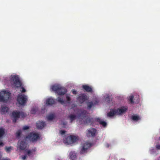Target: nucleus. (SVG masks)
<instances>
[{"mask_svg":"<svg viewBox=\"0 0 160 160\" xmlns=\"http://www.w3.org/2000/svg\"><path fill=\"white\" fill-rule=\"evenodd\" d=\"M72 92L74 94H77V91L75 89H72Z\"/></svg>","mask_w":160,"mask_h":160,"instance_id":"nucleus-38","label":"nucleus"},{"mask_svg":"<svg viewBox=\"0 0 160 160\" xmlns=\"http://www.w3.org/2000/svg\"><path fill=\"white\" fill-rule=\"evenodd\" d=\"M95 119L96 121L98 122L99 124L102 126L103 127L105 128L106 127L107 123L106 122L102 120L99 118H95Z\"/></svg>","mask_w":160,"mask_h":160,"instance_id":"nucleus-12","label":"nucleus"},{"mask_svg":"<svg viewBox=\"0 0 160 160\" xmlns=\"http://www.w3.org/2000/svg\"><path fill=\"white\" fill-rule=\"evenodd\" d=\"M45 125V123L43 121H39L38 122L36 123L37 128L38 129H42L44 127Z\"/></svg>","mask_w":160,"mask_h":160,"instance_id":"nucleus-13","label":"nucleus"},{"mask_svg":"<svg viewBox=\"0 0 160 160\" xmlns=\"http://www.w3.org/2000/svg\"><path fill=\"white\" fill-rule=\"evenodd\" d=\"M38 108L37 107H34L32 108L31 111V112L32 114H34L36 113L37 110Z\"/></svg>","mask_w":160,"mask_h":160,"instance_id":"nucleus-28","label":"nucleus"},{"mask_svg":"<svg viewBox=\"0 0 160 160\" xmlns=\"http://www.w3.org/2000/svg\"><path fill=\"white\" fill-rule=\"evenodd\" d=\"M82 88L87 92H92V88L89 86L87 85H83L82 86Z\"/></svg>","mask_w":160,"mask_h":160,"instance_id":"nucleus-16","label":"nucleus"},{"mask_svg":"<svg viewBox=\"0 0 160 160\" xmlns=\"http://www.w3.org/2000/svg\"><path fill=\"white\" fill-rule=\"evenodd\" d=\"M66 99L67 100V102L68 103H69L71 101L70 98L68 96H66Z\"/></svg>","mask_w":160,"mask_h":160,"instance_id":"nucleus-35","label":"nucleus"},{"mask_svg":"<svg viewBox=\"0 0 160 160\" xmlns=\"http://www.w3.org/2000/svg\"><path fill=\"white\" fill-rule=\"evenodd\" d=\"M27 158V156L26 155H24L22 156V158L23 160H25L26 158Z\"/></svg>","mask_w":160,"mask_h":160,"instance_id":"nucleus-40","label":"nucleus"},{"mask_svg":"<svg viewBox=\"0 0 160 160\" xmlns=\"http://www.w3.org/2000/svg\"><path fill=\"white\" fill-rule=\"evenodd\" d=\"M52 90L55 92L58 95H62L66 93L67 89L65 88L58 85H54L52 86Z\"/></svg>","mask_w":160,"mask_h":160,"instance_id":"nucleus-2","label":"nucleus"},{"mask_svg":"<svg viewBox=\"0 0 160 160\" xmlns=\"http://www.w3.org/2000/svg\"><path fill=\"white\" fill-rule=\"evenodd\" d=\"M77 139L75 136L71 135L66 138L64 140V142L67 144H69L75 142Z\"/></svg>","mask_w":160,"mask_h":160,"instance_id":"nucleus-7","label":"nucleus"},{"mask_svg":"<svg viewBox=\"0 0 160 160\" xmlns=\"http://www.w3.org/2000/svg\"><path fill=\"white\" fill-rule=\"evenodd\" d=\"M68 118L69 119L70 122L72 123L74 120L77 118V116L75 115L71 114L69 115Z\"/></svg>","mask_w":160,"mask_h":160,"instance_id":"nucleus-18","label":"nucleus"},{"mask_svg":"<svg viewBox=\"0 0 160 160\" xmlns=\"http://www.w3.org/2000/svg\"><path fill=\"white\" fill-rule=\"evenodd\" d=\"M11 95L10 93L6 91L0 92V102H6Z\"/></svg>","mask_w":160,"mask_h":160,"instance_id":"nucleus-3","label":"nucleus"},{"mask_svg":"<svg viewBox=\"0 0 160 160\" xmlns=\"http://www.w3.org/2000/svg\"><path fill=\"white\" fill-rule=\"evenodd\" d=\"M105 146L106 147L108 148L109 147L110 145H109V143H107L106 144Z\"/></svg>","mask_w":160,"mask_h":160,"instance_id":"nucleus-42","label":"nucleus"},{"mask_svg":"<svg viewBox=\"0 0 160 160\" xmlns=\"http://www.w3.org/2000/svg\"><path fill=\"white\" fill-rule=\"evenodd\" d=\"M27 143L24 141H21L18 143V148L21 150H24L27 147Z\"/></svg>","mask_w":160,"mask_h":160,"instance_id":"nucleus-10","label":"nucleus"},{"mask_svg":"<svg viewBox=\"0 0 160 160\" xmlns=\"http://www.w3.org/2000/svg\"><path fill=\"white\" fill-rule=\"evenodd\" d=\"M12 147L11 146L9 147H5V150L7 152H9L11 151V149Z\"/></svg>","mask_w":160,"mask_h":160,"instance_id":"nucleus-32","label":"nucleus"},{"mask_svg":"<svg viewBox=\"0 0 160 160\" xmlns=\"http://www.w3.org/2000/svg\"><path fill=\"white\" fill-rule=\"evenodd\" d=\"M20 116H21L22 118H24L25 117V115L24 113L23 112H20Z\"/></svg>","mask_w":160,"mask_h":160,"instance_id":"nucleus-33","label":"nucleus"},{"mask_svg":"<svg viewBox=\"0 0 160 160\" xmlns=\"http://www.w3.org/2000/svg\"><path fill=\"white\" fill-rule=\"evenodd\" d=\"M5 134V129L2 127L0 128V138H2Z\"/></svg>","mask_w":160,"mask_h":160,"instance_id":"nucleus-22","label":"nucleus"},{"mask_svg":"<svg viewBox=\"0 0 160 160\" xmlns=\"http://www.w3.org/2000/svg\"><path fill=\"white\" fill-rule=\"evenodd\" d=\"M40 137L38 133L32 132H30L28 135L26 136V138L28 139L30 141L33 142L37 141Z\"/></svg>","mask_w":160,"mask_h":160,"instance_id":"nucleus-5","label":"nucleus"},{"mask_svg":"<svg viewBox=\"0 0 160 160\" xmlns=\"http://www.w3.org/2000/svg\"><path fill=\"white\" fill-rule=\"evenodd\" d=\"M4 145V144L0 140V146L2 147Z\"/></svg>","mask_w":160,"mask_h":160,"instance_id":"nucleus-41","label":"nucleus"},{"mask_svg":"<svg viewBox=\"0 0 160 160\" xmlns=\"http://www.w3.org/2000/svg\"><path fill=\"white\" fill-rule=\"evenodd\" d=\"M87 113V112L86 111L84 110L81 113L80 116L84 118L86 117Z\"/></svg>","mask_w":160,"mask_h":160,"instance_id":"nucleus-24","label":"nucleus"},{"mask_svg":"<svg viewBox=\"0 0 160 160\" xmlns=\"http://www.w3.org/2000/svg\"><path fill=\"white\" fill-rule=\"evenodd\" d=\"M46 102L47 105L52 106L55 103V101L54 99L51 97L48 98L46 100Z\"/></svg>","mask_w":160,"mask_h":160,"instance_id":"nucleus-14","label":"nucleus"},{"mask_svg":"<svg viewBox=\"0 0 160 160\" xmlns=\"http://www.w3.org/2000/svg\"><path fill=\"white\" fill-rule=\"evenodd\" d=\"M12 117L13 118V122H16L17 120L20 117V112L19 111H13L12 112Z\"/></svg>","mask_w":160,"mask_h":160,"instance_id":"nucleus-11","label":"nucleus"},{"mask_svg":"<svg viewBox=\"0 0 160 160\" xmlns=\"http://www.w3.org/2000/svg\"><path fill=\"white\" fill-rule=\"evenodd\" d=\"M67 124V122H63L62 125H66Z\"/></svg>","mask_w":160,"mask_h":160,"instance_id":"nucleus-43","label":"nucleus"},{"mask_svg":"<svg viewBox=\"0 0 160 160\" xmlns=\"http://www.w3.org/2000/svg\"><path fill=\"white\" fill-rule=\"evenodd\" d=\"M57 99L58 102L61 104H63L64 103V101L62 98H61L60 97H58Z\"/></svg>","mask_w":160,"mask_h":160,"instance_id":"nucleus-27","label":"nucleus"},{"mask_svg":"<svg viewBox=\"0 0 160 160\" xmlns=\"http://www.w3.org/2000/svg\"><path fill=\"white\" fill-rule=\"evenodd\" d=\"M108 97H109L108 96V97H107V98H108Z\"/></svg>","mask_w":160,"mask_h":160,"instance_id":"nucleus-46","label":"nucleus"},{"mask_svg":"<svg viewBox=\"0 0 160 160\" xmlns=\"http://www.w3.org/2000/svg\"><path fill=\"white\" fill-rule=\"evenodd\" d=\"M29 128V127L28 126H24L23 128L22 129L23 130H26Z\"/></svg>","mask_w":160,"mask_h":160,"instance_id":"nucleus-34","label":"nucleus"},{"mask_svg":"<svg viewBox=\"0 0 160 160\" xmlns=\"http://www.w3.org/2000/svg\"><path fill=\"white\" fill-rule=\"evenodd\" d=\"M156 148L158 150H160V144H158L156 146Z\"/></svg>","mask_w":160,"mask_h":160,"instance_id":"nucleus-39","label":"nucleus"},{"mask_svg":"<svg viewBox=\"0 0 160 160\" xmlns=\"http://www.w3.org/2000/svg\"><path fill=\"white\" fill-rule=\"evenodd\" d=\"M21 133L22 132L21 130H18V131L16 133L17 137L18 138L19 137L21 134Z\"/></svg>","mask_w":160,"mask_h":160,"instance_id":"nucleus-31","label":"nucleus"},{"mask_svg":"<svg viewBox=\"0 0 160 160\" xmlns=\"http://www.w3.org/2000/svg\"><path fill=\"white\" fill-rule=\"evenodd\" d=\"M21 88L22 90H21V92H26V90L23 87H21Z\"/></svg>","mask_w":160,"mask_h":160,"instance_id":"nucleus-36","label":"nucleus"},{"mask_svg":"<svg viewBox=\"0 0 160 160\" xmlns=\"http://www.w3.org/2000/svg\"><path fill=\"white\" fill-rule=\"evenodd\" d=\"M10 81L12 87L15 88L21 87L22 85L21 82L17 75H11Z\"/></svg>","mask_w":160,"mask_h":160,"instance_id":"nucleus-1","label":"nucleus"},{"mask_svg":"<svg viewBox=\"0 0 160 160\" xmlns=\"http://www.w3.org/2000/svg\"><path fill=\"white\" fill-rule=\"evenodd\" d=\"M66 132V131L64 130H61L60 133L62 135L64 134Z\"/></svg>","mask_w":160,"mask_h":160,"instance_id":"nucleus-37","label":"nucleus"},{"mask_svg":"<svg viewBox=\"0 0 160 160\" xmlns=\"http://www.w3.org/2000/svg\"><path fill=\"white\" fill-rule=\"evenodd\" d=\"M97 132V131L96 129L90 128L87 130L86 134L88 137H94L96 136Z\"/></svg>","mask_w":160,"mask_h":160,"instance_id":"nucleus-8","label":"nucleus"},{"mask_svg":"<svg viewBox=\"0 0 160 160\" xmlns=\"http://www.w3.org/2000/svg\"><path fill=\"white\" fill-rule=\"evenodd\" d=\"M92 118H87L84 121V122L86 124H89L91 122Z\"/></svg>","mask_w":160,"mask_h":160,"instance_id":"nucleus-26","label":"nucleus"},{"mask_svg":"<svg viewBox=\"0 0 160 160\" xmlns=\"http://www.w3.org/2000/svg\"><path fill=\"white\" fill-rule=\"evenodd\" d=\"M131 119L134 121H137L140 119V118L138 115H134L132 116Z\"/></svg>","mask_w":160,"mask_h":160,"instance_id":"nucleus-23","label":"nucleus"},{"mask_svg":"<svg viewBox=\"0 0 160 160\" xmlns=\"http://www.w3.org/2000/svg\"><path fill=\"white\" fill-rule=\"evenodd\" d=\"M115 114H117V112L116 110H112L108 113V116L110 117H113Z\"/></svg>","mask_w":160,"mask_h":160,"instance_id":"nucleus-19","label":"nucleus"},{"mask_svg":"<svg viewBox=\"0 0 160 160\" xmlns=\"http://www.w3.org/2000/svg\"><path fill=\"white\" fill-rule=\"evenodd\" d=\"M8 108L5 106H2L1 107V112L2 114H3L8 111Z\"/></svg>","mask_w":160,"mask_h":160,"instance_id":"nucleus-21","label":"nucleus"},{"mask_svg":"<svg viewBox=\"0 0 160 160\" xmlns=\"http://www.w3.org/2000/svg\"><path fill=\"white\" fill-rule=\"evenodd\" d=\"M92 146L91 143L86 142L83 144L82 148L81 149L80 153L81 154H83L87 153L88 150Z\"/></svg>","mask_w":160,"mask_h":160,"instance_id":"nucleus-6","label":"nucleus"},{"mask_svg":"<svg viewBox=\"0 0 160 160\" xmlns=\"http://www.w3.org/2000/svg\"><path fill=\"white\" fill-rule=\"evenodd\" d=\"M87 105L88 107V108L90 109L92 106L93 105V103L92 102H87Z\"/></svg>","mask_w":160,"mask_h":160,"instance_id":"nucleus-29","label":"nucleus"},{"mask_svg":"<svg viewBox=\"0 0 160 160\" xmlns=\"http://www.w3.org/2000/svg\"><path fill=\"white\" fill-rule=\"evenodd\" d=\"M25 151L26 152L27 155L29 156H32L33 157L34 155V154L33 153V152H35L36 151L35 149H32V150H25Z\"/></svg>","mask_w":160,"mask_h":160,"instance_id":"nucleus-20","label":"nucleus"},{"mask_svg":"<svg viewBox=\"0 0 160 160\" xmlns=\"http://www.w3.org/2000/svg\"><path fill=\"white\" fill-rule=\"evenodd\" d=\"M159 139L160 140V137L159 138Z\"/></svg>","mask_w":160,"mask_h":160,"instance_id":"nucleus-45","label":"nucleus"},{"mask_svg":"<svg viewBox=\"0 0 160 160\" xmlns=\"http://www.w3.org/2000/svg\"><path fill=\"white\" fill-rule=\"evenodd\" d=\"M77 99L79 103L82 104L88 99V97L86 95L83 93L80 94Z\"/></svg>","mask_w":160,"mask_h":160,"instance_id":"nucleus-9","label":"nucleus"},{"mask_svg":"<svg viewBox=\"0 0 160 160\" xmlns=\"http://www.w3.org/2000/svg\"><path fill=\"white\" fill-rule=\"evenodd\" d=\"M10 160L8 159H3V160Z\"/></svg>","mask_w":160,"mask_h":160,"instance_id":"nucleus-44","label":"nucleus"},{"mask_svg":"<svg viewBox=\"0 0 160 160\" xmlns=\"http://www.w3.org/2000/svg\"><path fill=\"white\" fill-rule=\"evenodd\" d=\"M134 97L133 95L130 96L129 98V100L130 102L131 103H134V102L133 101Z\"/></svg>","mask_w":160,"mask_h":160,"instance_id":"nucleus-30","label":"nucleus"},{"mask_svg":"<svg viewBox=\"0 0 160 160\" xmlns=\"http://www.w3.org/2000/svg\"><path fill=\"white\" fill-rule=\"evenodd\" d=\"M28 101L27 97L23 94L18 95L17 97V101L21 105H25Z\"/></svg>","mask_w":160,"mask_h":160,"instance_id":"nucleus-4","label":"nucleus"},{"mask_svg":"<svg viewBox=\"0 0 160 160\" xmlns=\"http://www.w3.org/2000/svg\"><path fill=\"white\" fill-rule=\"evenodd\" d=\"M55 115L54 114H52L48 115L47 117V119L48 121L52 120L55 118Z\"/></svg>","mask_w":160,"mask_h":160,"instance_id":"nucleus-25","label":"nucleus"},{"mask_svg":"<svg viewBox=\"0 0 160 160\" xmlns=\"http://www.w3.org/2000/svg\"><path fill=\"white\" fill-rule=\"evenodd\" d=\"M128 110V108L125 107H123L121 108L118 109L116 110L117 112V115L121 114L123 113H124Z\"/></svg>","mask_w":160,"mask_h":160,"instance_id":"nucleus-15","label":"nucleus"},{"mask_svg":"<svg viewBox=\"0 0 160 160\" xmlns=\"http://www.w3.org/2000/svg\"><path fill=\"white\" fill-rule=\"evenodd\" d=\"M70 158L71 160H76L77 156L76 153L74 152H71L69 155Z\"/></svg>","mask_w":160,"mask_h":160,"instance_id":"nucleus-17","label":"nucleus"}]
</instances>
